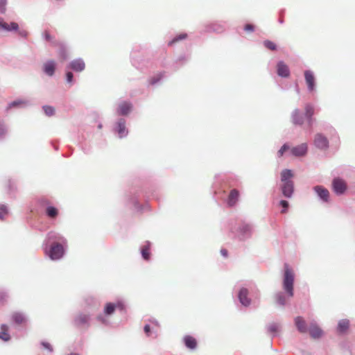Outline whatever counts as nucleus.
<instances>
[{
	"label": "nucleus",
	"mask_w": 355,
	"mask_h": 355,
	"mask_svg": "<svg viewBox=\"0 0 355 355\" xmlns=\"http://www.w3.org/2000/svg\"><path fill=\"white\" fill-rule=\"evenodd\" d=\"M293 174L291 170L285 169L281 173V186L283 195L286 198H291L294 191L293 182L291 180Z\"/></svg>",
	"instance_id": "obj_1"
},
{
	"label": "nucleus",
	"mask_w": 355,
	"mask_h": 355,
	"mask_svg": "<svg viewBox=\"0 0 355 355\" xmlns=\"http://www.w3.org/2000/svg\"><path fill=\"white\" fill-rule=\"evenodd\" d=\"M295 274L288 263L284 264V273L283 279V288L290 297L294 295L293 284Z\"/></svg>",
	"instance_id": "obj_2"
},
{
	"label": "nucleus",
	"mask_w": 355,
	"mask_h": 355,
	"mask_svg": "<svg viewBox=\"0 0 355 355\" xmlns=\"http://www.w3.org/2000/svg\"><path fill=\"white\" fill-rule=\"evenodd\" d=\"M64 254V248L61 244L55 243L51 245L49 251V257L53 260L60 259Z\"/></svg>",
	"instance_id": "obj_3"
},
{
	"label": "nucleus",
	"mask_w": 355,
	"mask_h": 355,
	"mask_svg": "<svg viewBox=\"0 0 355 355\" xmlns=\"http://www.w3.org/2000/svg\"><path fill=\"white\" fill-rule=\"evenodd\" d=\"M314 144L320 149L326 150L329 146V141L326 137L318 133L315 136Z\"/></svg>",
	"instance_id": "obj_4"
},
{
	"label": "nucleus",
	"mask_w": 355,
	"mask_h": 355,
	"mask_svg": "<svg viewBox=\"0 0 355 355\" xmlns=\"http://www.w3.org/2000/svg\"><path fill=\"white\" fill-rule=\"evenodd\" d=\"M332 184L334 191L337 194H343L347 189V184L342 179L335 178Z\"/></svg>",
	"instance_id": "obj_5"
},
{
	"label": "nucleus",
	"mask_w": 355,
	"mask_h": 355,
	"mask_svg": "<svg viewBox=\"0 0 355 355\" xmlns=\"http://www.w3.org/2000/svg\"><path fill=\"white\" fill-rule=\"evenodd\" d=\"M304 78L309 90L310 92H313L315 89V77L313 76V73L311 71H305Z\"/></svg>",
	"instance_id": "obj_6"
},
{
	"label": "nucleus",
	"mask_w": 355,
	"mask_h": 355,
	"mask_svg": "<svg viewBox=\"0 0 355 355\" xmlns=\"http://www.w3.org/2000/svg\"><path fill=\"white\" fill-rule=\"evenodd\" d=\"M89 320V316L88 315L80 313L76 317L74 323L77 327H83L88 326Z\"/></svg>",
	"instance_id": "obj_7"
},
{
	"label": "nucleus",
	"mask_w": 355,
	"mask_h": 355,
	"mask_svg": "<svg viewBox=\"0 0 355 355\" xmlns=\"http://www.w3.org/2000/svg\"><path fill=\"white\" fill-rule=\"evenodd\" d=\"M313 189L323 201L329 200V192L327 189L322 186H315Z\"/></svg>",
	"instance_id": "obj_8"
},
{
	"label": "nucleus",
	"mask_w": 355,
	"mask_h": 355,
	"mask_svg": "<svg viewBox=\"0 0 355 355\" xmlns=\"http://www.w3.org/2000/svg\"><path fill=\"white\" fill-rule=\"evenodd\" d=\"M239 198V191L237 189H232L230 191L227 198V205L230 207L234 206Z\"/></svg>",
	"instance_id": "obj_9"
},
{
	"label": "nucleus",
	"mask_w": 355,
	"mask_h": 355,
	"mask_svg": "<svg viewBox=\"0 0 355 355\" xmlns=\"http://www.w3.org/2000/svg\"><path fill=\"white\" fill-rule=\"evenodd\" d=\"M291 151L292 155L295 156H303L307 152V145L306 144H302L293 148Z\"/></svg>",
	"instance_id": "obj_10"
},
{
	"label": "nucleus",
	"mask_w": 355,
	"mask_h": 355,
	"mask_svg": "<svg viewBox=\"0 0 355 355\" xmlns=\"http://www.w3.org/2000/svg\"><path fill=\"white\" fill-rule=\"evenodd\" d=\"M248 291L246 288H241L239 293V299L240 302L247 306L250 304V300L248 297Z\"/></svg>",
	"instance_id": "obj_11"
},
{
	"label": "nucleus",
	"mask_w": 355,
	"mask_h": 355,
	"mask_svg": "<svg viewBox=\"0 0 355 355\" xmlns=\"http://www.w3.org/2000/svg\"><path fill=\"white\" fill-rule=\"evenodd\" d=\"M183 341L186 347L189 349H195L198 345L196 339L189 335L185 336L183 338Z\"/></svg>",
	"instance_id": "obj_12"
},
{
	"label": "nucleus",
	"mask_w": 355,
	"mask_h": 355,
	"mask_svg": "<svg viewBox=\"0 0 355 355\" xmlns=\"http://www.w3.org/2000/svg\"><path fill=\"white\" fill-rule=\"evenodd\" d=\"M311 336L313 338H319L322 335V329L315 324H311L309 329Z\"/></svg>",
	"instance_id": "obj_13"
},
{
	"label": "nucleus",
	"mask_w": 355,
	"mask_h": 355,
	"mask_svg": "<svg viewBox=\"0 0 355 355\" xmlns=\"http://www.w3.org/2000/svg\"><path fill=\"white\" fill-rule=\"evenodd\" d=\"M277 74L282 77H288L290 74L288 66L283 62H279L277 64Z\"/></svg>",
	"instance_id": "obj_14"
},
{
	"label": "nucleus",
	"mask_w": 355,
	"mask_h": 355,
	"mask_svg": "<svg viewBox=\"0 0 355 355\" xmlns=\"http://www.w3.org/2000/svg\"><path fill=\"white\" fill-rule=\"evenodd\" d=\"M295 324L301 333H306L307 331V327L305 320L300 316H297L295 318Z\"/></svg>",
	"instance_id": "obj_15"
},
{
	"label": "nucleus",
	"mask_w": 355,
	"mask_h": 355,
	"mask_svg": "<svg viewBox=\"0 0 355 355\" xmlns=\"http://www.w3.org/2000/svg\"><path fill=\"white\" fill-rule=\"evenodd\" d=\"M44 71L49 76L53 75L55 69V62L53 60L47 61L43 66Z\"/></svg>",
	"instance_id": "obj_16"
},
{
	"label": "nucleus",
	"mask_w": 355,
	"mask_h": 355,
	"mask_svg": "<svg viewBox=\"0 0 355 355\" xmlns=\"http://www.w3.org/2000/svg\"><path fill=\"white\" fill-rule=\"evenodd\" d=\"M18 28H19V26L17 23L11 22L10 24H8V23L5 22L3 19H0V28L3 29L4 31H16L18 29Z\"/></svg>",
	"instance_id": "obj_17"
},
{
	"label": "nucleus",
	"mask_w": 355,
	"mask_h": 355,
	"mask_svg": "<svg viewBox=\"0 0 355 355\" xmlns=\"http://www.w3.org/2000/svg\"><path fill=\"white\" fill-rule=\"evenodd\" d=\"M69 67L71 69L76 71H82L83 70H84L85 64L82 60L77 59L72 61L70 63Z\"/></svg>",
	"instance_id": "obj_18"
},
{
	"label": "nucleus",
	"mask_w": 355,
	"mask_h": 355,
	"mask_svg": "<svg viewBox=\"0 0 355 355\" xmlns=\"http://www.w3.org/2000/svg\"><path fill=\"white\" fill-rule=\"evenodd\" d=\"M132 109V105L128 102H123L119 105L118 112L121 115L128 114Z\"/></svg>",
	"instance_id": "obj_19"
},
{
	"label": "nucleus",
	"mask_w": 355,
	"mask_h": 355,
	"mask_svg": "<svg viewBox=\"0 0 355 355\" xmlns=\"http://www.w3.org/2000/svg\"><path fill=\"white\" fill-rule=\"evenodd\" d=\"M12 319L17 324H24L26 323V318L23 313L19 312L13 313L12 315Z\"/></svg>",
	"instance_id": "obj_20"
},
{
	"label": "nucleus",
	"mask_w": 355,
	"mask_h": 355,
	"mask_svg": "<svg viewBox=\"0 0 355 355\" xmlns=\"http://www.w3.org/2000/svg\"><path fill=\"white\" fill-rule=\"evenodd\" d=\"M292 121L294 124L302 125L304 123L302 115L300 113L298 110H295L292 114Z\"/></svg>",
	"instance_id": "obj_21"
},
{
	"label": "nucleus",
	"mask_w": 355,
	"mask_h": 355,
	"mask_svg": "<svg viewBox=\"0 0 355 355\" xmlns=\"http://www.w3.org/2000/svg\"><path fill=\"white\" fill-rule=\"evenodd\" d=\"M0 339L4 341H8L10 336L8 334V327L6 324H2L0 330Z\"/></svg>",
	"instance_id": "obj_22"
},
{
	"label": "nucleus",
	"mask_w": 355,
	"mask_h": 355,
	"mask_svg": "<svg viewBox=\"0 0 355 355\" xmlns=\"http://www.w3.org/2000/svg\"><path fill=\"white\" fill-rule=\"evenodd\" d=\"M118 133L120 137L125 136L128 133L125 128V123L123 119H121L118 122Z\"/></svg>",
	"instance_id": "obj_23"
},
{
	"label": "nucleus",
	"mask_w": 355,
	"mask_h": 355,
	"mask_svg": "<svg viewBox=\"0 0 355 355\" xmlns=\"http://www.w3.org/2000/svg\"><path fill=\"white\" fill-rule=\"evenodd\" d=\"M314 114V108L311 105H306L305 107V115L308 119L309 124L311 126L312 125V116Z\"/></svg>",
	"instance_id": "obj_24"
},
{
	"label": "nucleus",
	"mask_w": 355,
	"mask_h": 355,
	"mask_svg": "<svg viewBox=\"0 0 355 355\" xmlns=\"http://www.w3.org/2000/svg\"><path fill=\"white\" fill-rule=\"evenodd\" d=\"M349 327V321L347 320H342L338 325V330L340 333L345 332Z\"/></svg>",
	"instance_id": "obj_25"
},
{
	"label": "nucleus",
	"mask_w": 355,
	"mask_h": 355,
	"mask_svg": "<svg viewBox=\"0 0 355 355\" xmlns=\"http://www.w3.org/2000/svg\"><path fill=\"white\" fill-rule=\"evenodd\" d=\"M46 214L49 218H54L58 214V211L53 207H48L46 208Z\"/></svg>",
	"instance_id": "obj_26"
},
{
	"label": "nucleus",
	"mask_w": 355,
	"mask_h": 355,
	"mask_svg": "<svg viewBox=\"0 0 355 355\" xmlns=\"http://www.w3.org/2000/svg\"><path fill=\"white\" fill-rule=\"evenodd\" d=\"M115 309L116 306H114V304L110 302L107 303L105 306L104 313L106 315H111L114 313Z\"/></svg>",
	"instance_id": "obj_27"
},
{
	"label": "nucleus",
	"mask_w": 355,
	"mask_h": 355,
	"mask_svg": "<svg viewBox=\"0 0 355 355\" xmlns=\"http://www.w3.org/2000/svg\"><path fill=\"white\" fill-rule=\"evenodd\" d=\"M141 254L144 259L148 260L150 259V245L148 244L143 246L141 249Z\"/></svg>",
	"instance_id": "obj_28"
},
{
	"label": "nucleus",
	"mask_w": 355,
	"mask_h": 355,
	"mask_svg": "<svg viewBox=\"0 0 355 355\" xmlns=\"http://www.w3.org/2000/svg\"><path fill=\"white\" fill-rule=\"evenodd\" d=\"M187 37V34L186 33H181L178 35H177L176 37H175L171 41H170L168 42V45L169 46H172L174 44H175L176 42L182 40H184Z\"/></svg>",
	"instance_id": "obj_29"
},
{
	"label": "nucleus",
	"mask_w": 355,
	"mask_h": 355,
	"mask_svg": "<svg viewBox=\"0 0 355 355\" xmlns=\"http://www.w3.org/2000/svg\"><path fill=\"white\" fill-rule=\"evenodd\" d=\"M43 34H44V37L46 41L52 42L53 44L55 46L60 45V44L58 42L53 40V37L50 35L49 31H45Z\"/></svg>",
	"instance_id": "obj_30"
},
{
	"label": "nucleus",
	"mask_w": 355,
	"mask_h": 355,
	"mask_svg": "<svg viewBox=\"0 0 355 355\" xmlns=\"http://www.w3.org/2000/svg\"><path fill=\"white\" fill-rule=\"evenodd\" d=\"M263 45L266 48L271 51H275L277 49L276 44L270 40H266L263 42Z\"/></svg>",
	"instance_id": "obj_31"
},
{
	"label": "nucleus",
	"mask_w": 355,
	"mask_h": 355,
	"mask_svg": "<svg viewBox=\"0 0 355 355\" xmlns=\"http://www.w3.org/2000/svg\"><path fill=\"white\" fill-rule=\"evenodd\" d=\"M43 110L47 116H53L55 114V109L53 107L45 105L43 107Z\"/></svg>",
	"instance_id": "obj_32"
},
{
	"label": "nucleus",
	"mask_w": 355,
	"mask_h": 355,
	"mask_svg": "<svg viewBox=\"0 0 355 355\" xmlns=\"http://www.w3.org/2000/svg\"><path fill=\"white\" fill-rule=\"evenodd\" d=\"M276 301L279 305L283 306L286 304V299L283 294L279 293L276 295Z\"/></svg>",
	"instance_id": "obj_33"
},
{
	"label": "nucleus",
	"mask_w": 355,
	"mask_h": 355,
	"mask_svg": "<svg viewBox=\"0 0 355 355\" xmlns=\"http://www.w3.org/2000/svg\"><path fill=\"white\" fill-rule=\"evenodd\" d=\"M8 209L5 205H0V219L3 220L8 215Z\"/></svg>",
	"instance_id": "obj_34"
},
{
	"label": "nucleus",
	"mask_w": 355,
	"mask_h": 355,
	"mask_svg": "<svg viewBox=\"0 0 355 355\" xmlns=\"http://www.w3.org/2000/svg\"><path fill=\"white\" fill-rule=\"evenodd\" d=\"M290 148L288 144H284L278 151L277 154L279 157L283 156L284 153Z\"/></svg>",
	"instance_id": "obj_35"
},
{
	"label": "nucleus",
	"mask_w": 355,
	"mask_h": 355,
	"mask_svg": "<svg viewBox=\"0 0 355 355\" xmlns=\"http://www.w3.org/2000/svg\"><path fill=\"white\" fill-rule=\"evenodd\" d=\"M25 104H26L25 101H21V100L15 101L9 105L8 108H11L12 107H16L18 105H25Z\"/></svg>",
	"instance_id": "obj_36"
},
{
	"label": "nucleus",
	"mask_w": 355,
	"mask_h": 355,
	"mask_svg": "<svg viewBox=\"0 0 355 355\" xmlns=\"http://www.w3.org/2000/svg\"><path fill=\"white\" fill-rule=\"evenodd\" d=\"M279 330V325L277 324H271L268 327V331L271 333H276Z\"/></svg>",
	"instance_id": "obj_37"
},
{
	"label": "nucleus",
	"mask_w": 355,
	"mask_h": 355,
	"mask_svg": "<svg viewBox=\"0 0 355 355\" xmlns=\"http://www.w3.org/2000/svg\"><path fill=\"white\" fill-rule=\"evenodd\" d=\"M280 205L283 207V209L282 210L281 212L282 214L286 213L288 207V202L286 200H283L280 201Z\"/></svg>",
	"instance_id": "obj_38"
},
{
	"label": "nucleus",
	"mask_w": 355,
	"mask_h": 355,
	"mask_svg": "<svg viewBox=\"0 0 355 355\" xmlns=\"http://www.w3.org/2000/svg\"><path fill=\"white\" fill-rule=\"evenodd\" d=\"M6 0H0V11L1 13H4L6 11Z\"/></svg>",
	"instance_id": "obj_39"
},
{
	"label": "nucleus",
	"mask_w": 355,
	"mask_h": 355,
	"mask_svg": "<svg viewBox=\"0 0 355 355\" xmlns=\"http://www.w3.org/2000/svg\"><path fill=\"white\" fill-rule=\"evenodd\" d=\"M73 73L71 72H70V71H68L66 73V78H67V83H71L72 82V80H73Z\"/></svg>",
	"instance_id": "obj_40"
},
{
	"label": "nucleus",
	"mask_w": 355,
	"mask_h": 355,
	"mask_svg": "<svg viewBox=\"0 0 355 355\" xmlns=\"http://www.w3.org/2000/svg\"><path fill=\"white\" fill-rule=\"evenodd\" d=\"M162 76L161 74H158L157 78H155V77L152 78L150 80V83L151 85L156 83L157 81H159L162 78Z\"/></svg>",
	"instance_id": "obj_41"
},
{
	"label": "nucleus",
	"mask_w": 355,
	"mask_h": 355,
	"mask_svg": "<svg viewBox=\"0 0 355 355\" xmlns=\"http://www.w3.org/2000/svg\"><path fill=\"white\" fill-rule=\"evenodd\" d=\"M245 31L252 32L254 31V26L252 24H246L244 27Z\"/></svg>",
	"instance_id": "obj_42"
},
{
	"label": "nucleus",
	"mask_w": 355,
	"mask_h": 355,
	"mask_svg": "<svg viewBox=\"0 0 355 355\" xmlns=\"http://www.w3.org/2000/svg\"><path fill=\"white\" fill-rule=\"evenodd\" d=\"M114 306H116V309H119L121 311L125 309V306L121 302H117L116 304H114Z\"/></svg>",
	"instance_id": "obj_43"
},
{
	"label": "nucleus",
	"mask_w": 355,
	"mask_h": 355,
	"mask_svg": "<svg viewBox=\"0 0 355 355\" xmlns=\"http://www.w3.org/2000/svg\"><path fill=\"white\" fill-rule=\"evenodd\" d=\"M42 345L45 349H48L49 352H52L53 349L49 343L43 342Z\"/></svg>",
	"instance_id": "obj_44"
},
{
	"label": "nucleus",
	"mask_w": 355,
	"mask_h": 355,
	"mask_svg": "<svg viewBox=\"0 0 355 355\" xmlns=\"http://www.w3.org/2000/svg\"><path fill=\"white\" fill-rule=\"evenodd\" d=\"M242 230L244 233H248L250 232V227L248 225H244Z\"/></svg>",
	"instance_id": "obj_45"
},
{
	"label": "nucleus",
	"mask_w": 355,
	"mask_h": 355,
	"mask_svg": "<svg viewBox=\"0 0 355 355\" xmlns=\"http://www.w3.org/2000/svg\"><path fill=\"white\" fill-rule=\"evenodd\" d=\"M144 331L148 336H149V334L150 332V327L148 324H146L144 326Z\"/></svg>",
	"instance_id": "obj_46"
},
{
	"label": "nucleus",
	"mask_w": 355,
	"mask_h": 355,
	"mask_svg": "<svg viewBox=\"0 0 355 355\" xmlns=\"http://www.w3.org/2000/svg\"><path fill=\"white\" fill-rule=\"evenodd\" d=\"M6 133V129L3 126V125L0 123V136L3 135Z\"/></svg>",
	"instance_id": "obj_47"
},
{
	"label": "nucleus",
	"mask_w": 355,
	"mask_h": 355,
	"mask_svg": "<svg viewBox=\"0 0 355 355\" xmlns=\"http://www.w3.org/2000/svg\"><path fill=\"white\" fill-rule=\"evenodd\" d=\"M220 253L224 256V257H227V250H225V249H221L220 250Z\"/></svg>",
	"instance_id": "obj_48"
},
{
	"label": "nucleus",
	"mask_w": 355,
	"mask_h": 355,
	"mask_svg": "<svg viewBox=\"0 0 355 355\" xmlns=\"http://www.w3.org/2000/svg\"><path fill=\"white\" fill-rule=\"evenodd\" d=\"M150 322L157 324L158 322L156 320H150Z\"/></svg>",
	"instance_id": "obj_49"
},
{
	"label": "nucleus",
	"mask_w": 355,
	"mask_h": 355,
	"mask_svg": "<svg viewBox=\"0 0 355 355\" xmlns=\"http://www.w3.org/2000/svg\"><path fill=\"white\" fill-rule=\"evenodd\" d=\"M69 355H79V354H74V353H71V354H69Z\"/></svg>",
	"instance_id": "obj_50"
},
{
	"label": "nucleus",
	"mask_w": 355,
	"mask_h": 355,
	"mask_svg": "<svg viewBox=\"0 0 355 355\" xmlns=\"http://www.w3.org/2000/svg\"><path fill=\"white\" fill-rule=\"evenodd\" d=\"M102 128V125L101 124L98 125V128Z\"/></svg>",
	"instance_id": "obj_51"
}]
</instances>
